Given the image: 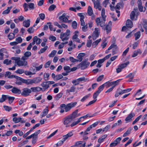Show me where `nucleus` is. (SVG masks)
Segmentation results:
<instances>
[{
  "mask_svg": "<svg viewBox=\"0 0 147 147\" xmlns=\"http://www.w3.org/2000/svg\"><path fill=\"white\" fill-rule=\"evenodd\" d=\"M134 10L135 11H132L130 14V18L132 20H136L138 19V16L139 15L140 13L138 12L137 9H134Z\"/></svg>",
  "mask_w": 147,
  "mask_h": 147,
  "instance_id": "nucleus-8",
  "label": "nucleus"
},
{
  "mask_svg": "<svg viewBox=\"0 0 147 147\" xmlns=\"http://www.w3.org/2000/svg\"><path fill=\"white\" fill-rule=\"evenodd\" d=\"M42 78L40 77H38L34 78L33 79H28V85L33 84H37L40 82Z\"/></svg>",
  "mask_w": 147,
  "mask_h": 147,
  "instance_id": "nucleus-9",
  "label": "nucleus"
},
{
  "mask_svg": "<svg viewBox=\"0 0 147 147\" xmlns=\"http://www.w3.org/2000/svg\"><path fill=\"white\" fill-rule=\"evenodd\" d=\"M126 26L128 28H131L133 26L132 22L130 20H127L126 21Z\"/></svg>",
  "mask_w": 147,
  "mask_h": 147,
  "instance_id": "nucleus-25",
  "label": "nucleus"
},
{
  "mask_svg": "<svg viewBox=\"0 0 147 147\" xmlns=\"http://www.w3.org/2000/svg\"><path fill=\"white\" fill-rule=\"evenodd\" d=\"M16 80L15 84H16L18 85H21L22 83H24L27 85H28V79L27 80L24 79L17 76L16 77Z\"/></svg>",
  "mask_w": 147,
  "mask_h": 147,
  "instance_id": "nucleus-4",
  "label": "nucleus"
},
{
  "mask_svg": "<svg viewBox=\"0 0 147 147\" xmlns=\"http://www.w3.org/2000/svg\"><path fill=\"white\" fill-rule=\"evenodd\" d=\"M33 27H31L29 28L27 30L28 33H33L34 31V30L33 28Z\"/></svg>",
  "mask_w": 147,
  "mask_h": 147,
  "instance_id": "nucleus-63",
  "label": "nucleus"
},
{
  "mask_svg": "<svg viewBox=\"0 0 147 147\" xmlns=\"http://www.w3.org/2000/svg\"><path fill=\"white\" fill-rule=\"evenodd\" d=\"M40 130H38L36 131L35 133L32 134L33 137L38 138V135L40 133Z\"/></svg>",
  "mask_w": 147,
  "mask_h": 147,
  "instance_id": "nucleus-46",
  "label": "nucleus"
},
{
  "mask_svg": "<svg viewBox=\"0 0 147 147\" xmlns=\"http://www.w3.org/2000/svg\"><path fill=\"white\" fill-rule=\"evenodd\" d=\"M104 87L105 86L104 84H102L98 87L97 91L100 93V92L103 90Z\"/></svg>",
  "mask_w": 147,
  "mask_h": 147,
  "instance_id": "nucleus-50",
  "label": "nucleus"
},
{
  "mask_svg": "<svg viewBox=\"0 0 147 147\" xmlns=\"http://www.w3.org/2000/svg\"><path fill=\"white\" fill-rule=\"evenodd\" d=\"M50 75L48 73H45L44 75L43 78L45 81H47L49 80V77Z\"/></svg>",
  "mask_w": 147,
  "mask_h": 147,
  "instance_id": "nucleus-49",
  "label": "nucleus"
},
{
  "mask_svg": "<svg viewBox=\"0 0 147 147\" xmlns=\"http://www.w3.org/2000/svg\"><path fill=\"white\" fill-rule=\"evenodd\" d=\"M23 26L26 28L28 27L30 25V21L29 19L25 20L23 23Z\"/></svg>",
  "mask_w": 147,
  "mask_h": 147,
  "instance_id": "nucleus-28",
  "label": "nucleus"
},
{
  "mask_svg": "<svg viewBox=\"0 0 147 147\" xmlns=\"http://www.w3.org/2000/svg\"><path fill=\"white\" fill-rule=\"evenodd\" d=\"M11 62V61L10 60H9L8 59H5L3 62V63L4 64H6L7 65H8L10 64Z\"/></svg>",
  "mask_w": 147,
  "mask_h": 147,
  "instance_id": "nucleus-54",
  "label": "nucleus"
},
{
  "mask_svg": "<svg viewBox=\"0 0 147 147\" xmlns=\"http://www.w3.org/2000/svg\"><path fill=\"white\" fill-rule=\"evenodd\" d=\"M142 115H140L137 117L135 119L133 122L132 124L134 125L141 118Z\"/></svg>",
  "mask_w": 147,
  "mask_h": 147,
  "instance_id": "nucleus-61",
  "label": "nucleus"
},
{
  "mask_svg": "<svg viewBox=\"0 0 147 147\" xmlns=\"http://www.w3.org/2000/svg\"><path fill=\"white\" fill-rule=\"evenodd\" d=\"M92 1L93 2L94 7L96 9H98L99 11H100L101 9V6L100 5V2H99V6H97V0H92Z\"/></svg>",
  "mask_w": 147,
  "mask_h": 147,
  "instance_id": "nucleus-24",
  "label": "nucleus"
},
{
  "mask_svg": "<svg viewBox=\"0 0 147 147\" xmlns=\"http://www.w3.org/2000/svg\"><path fill=\"white\" fill-rule=\"evenodd\" d=\"M15 36V35L14 33H10L7 36L9 40H12L14 38Z\"/></svg>",
  "mask_w": 147,
  "mask_h": 147,
  "instance_id": "nucleus-41",
  "label": "nucleus"
},
{
  "mask_svg": "<svg viewBox=\"0 0 147 147\" xmlns=\"http://www.w3.org/2000/svg\"><path fill=\"white\" fill-rule=\"evenodd\" d=\"M100 93L97 91L95 92L93 94V98L95 100L96 99Z\"/></svg>",
  "mask_w": 147,
  "mask_h": 147,
  "instance_id": "nucleus-60",
  "label": "nucleus"
},
{
  "mask_svg": "<svg viewBox=\"0 0 147 147\" xmlns=\"http://www.w3.org/2000/svg\"><path fill=\"white\" fill-rule=\"evenodd\" d=\"M135 115V114L134 112L132 111L131 112L125 119L126 123H128L131 121L132 120V118L134 117Z\"/></svg>",
  "mask_w": 147,
  "mask_h": 147,
  "instance_id": "nucleus-15",
  "label": "nucleus"
},
{
  "mask_svg": "<svg viewBox=\"0 0 147 147\" xmlns=\"http://www.w3.org/2000/svg\"><path fill=\"white\" fill-rule=\"evenodd\" d=\"M22 119V118L20 117L17 118L16 117H14L13 118V121L15 123H16L20 122Z\"/></svg>",
  "mask_w": 147,
  "mask_h": 147,
  "instance_id": "nucleus-40",
  "label": "nucleus"
},
{
  "mask_svg": "<svg viewBox=\"0 0 147 147\" xmlns=\"http://www.w3.org/2000/svg\"><path fill=\"white\" fill-rule=\"evenodd\" d=\"M15 99V98L14 97H11L8 96L7 95V99H8L9 103H11Z\"/></svg>",
  "mask_w": 147,
  "mask_h": 147,
  "instance_id": "nucleus-53",
  "label": "nucleus"
},
{
  "mask_svg": "<svg viewBox=\"0 0 147 147\" xmlns=\"http://www.w3.org/2000/svg\"><path fill=\"white\" fill-rule=\"evenodd\" d=\"M47 24H49V26L50 30L53 31L54 32L55 31L56 29L55 28H53V25L51 24V23L50 22H48Z\"/></svg>",
  "mask_w": 147,
  "mask_h": 147,
  "instance_id": "nucleus-47",
  "label": "nucleus"
},
{
  "mask_svg": "<svg viewBox=\"0 0 147 147\" xmlns=\"http://www.w3.org/2000/svg\"><path fill=\"white\" fill-rule=\"evenodd\" d=\"M138 7L139 11L140 12H144L146 10V8L144 7V10H143V7L142 6V3L141 0H138L137 2Z\"/></svg>",
  "mask_w": 147,
  "mask_h": 147,
  "instance_id": "nucleus-17",
  "label": "nucleus"
},
{
  "mask_svg": "<svg viewBox=\"0 0 147 147\" xmlns=\"http://www.w3.org/2000/svg\"><path fill=\"white\" fill-rule=\"evenodd\" d=\"M77 104V102H75L69 103L66 105L64 104H61L60 105L59 107L60 112L62 113L65 111L66 112L69 111L72 108L74 107Z\"/></svg>",
  "mask_w": 147,
  "mask_h": 147,
  "instance_id": "nucleus-2",
  "label": "nucleus"
},
{
  "mask_svg": "<svg viewBox=\"0 0 147 147\" xmlns=\"http://www.w3.org/2000/svg\"><path fill=\"white\" fill-rule=\"evenodd\" d=\"M134 36L135 37V40H137L141 36V32L140 31H138L136 32L134 34Z\"/></svg>",
  "mask_w": 147,
  "mask_h": 147,
  "instance_id": "nucleus-33",
  "label": "nucleus"
},
{
  "mask_svg": "<svg viewBox=\"0 0 147 147\" xmlns=\"http://www.w3.org/2000/svg\"><path fill=\"white\" fill-rule=\"evenodd\" d=\"M87 13L89 16H91L93 14V11L92 7L90 6H88V8Z\"/></svg>",
  "mask_w": 147,
  "mask_h": 147,
  "instance_id": "nucleus-31",
  "label": "nucleus"
},
{
  "mask_svg": "<svg viewBox=\"0 0 147 147\" xmlns=\"http://www.w3.org/2000/svg\"><path fill=\"white\" fill-rule=\"evenodd\" d=\"M56 7V6L52 4L48 8V10L49 11H51L54 10Z\"/></svg>",
  "mask_w": 147,
  "mask_h": 147,
  "instance_id": "nucleus-48",
  "label": "nucleus"
},
{
  "mask_svg": "<svg viewBox=\"0 0 147 147\" xmlns=\"http://www.w3.org/2000/svg\"><path fill=\"white\" fill-rule=\"evenodd\" d=\"M71 26L74 29H76L77 26V22L75 21H74L72 23Z\"/></svg>",
  "mask_w": 147,
  "mask_h": 147,
  "instance_id": "nucleus-58",
  "label": "nucleus"
},
{
  "mask_svg": "<svg viewBox=\"0 0 147 147\" xmlns=\"http://www.w3.org/2000/svg\"><path fill=\"white\" fill-rule=\"evenodd\" d=\"M90 96V94H88L84 96L80 100L82 102H84Z\"/></svg>",
  "mask_w": 147,
  "mask_h": 147,
  "instance_id": "nucleus-42",
  "label": "nucleus"
},
{
  "mask_svg": "<svg viewBox=\"0 0 147 147\" xmlns=\"http://www.w3.org/2000/svg\"><path fill=\"white\" fill-rule=\"evenodd\" d=\"M66 140L64 139V138L63 137V139L59 141L58 142L55 144L56 145V146L58 147L61 146L63 144L64 142Z\"/></svg>",
  "mask_w": 147,
  "mask_h": 147,
  "instance_id": "nucleus-35",
  "label": "nucleus"
},
{
  "mask_svg": "<svg viewBox=\"0 0 147 147\" xmlns=\"http://www.w3.org/2000/svg\"><path fill=\"white\" fill-rule=\"evenodd\" d=\"M77 15L80 17L81 26H84L85 25V23L84 20L85 17L83 14L82 13H78L77 14Z\"/></svg>",
  "mask_w": 147,
  "mask_h": 147,
  "instance_id": "nucleus-18",
  "label": "nucleus"
},
{
  "mask_svg": "<svg viewBox=\"0 0 147 147\" xmlns=\"http://www.w3.org/2000/svg\"><path fill=\"white\" fill-rule=\"evenodd\" d=\"M122 79H119L115 81H113L111 82V85L113 88H114L117 85H118L120 82L121 81Z\"/></svg>",
  "mask_w": 147,
  "mask_h": 147,
  "instance_id": "nucleus-29",
  "label": "nucleus"
},
{
  "mask_svg": "<svg viewBox=\"0 0 147 147\" xmlns=\"http://www.w3.org/2000/svg\"><path fill=\"white\" fill-rule=\"evenodd\" d=\"M30 89L31 91V93L32 92H39L42 90V88L39 87H31Z\"/></svg>",
  "mask_w": 147,
  "mask_h": 147,
  "instance_id": "nucleus-20",
  "label": "nucleus"
},
{
  "mask_svg": "<svg viewBox=\"0 0 147 147\" xmlns=\"http://www.w3.org/2000/svg\"><path fill=\"white\" fill-rule=\"evenodd\" d=\"M64 70L66 71V72L69 73L70 72L69 71H70V67L68 66H65L63 67Z\"/></svg>",
  "mask_w": 147,
  "mask_h": 147,
  "instance_id": "nucleus-52",
  "label": "nucleus"
},
{
  "mask_svg": "<svg viewBox=\"0 0 147 147\" xmlns=\"http://www.w3.org/2000/svg\"><path fill=\"white\" fill-rule=\"evenodd\" d=\"M81 121L80 119H79L76 122H74L71 124H70V126L71 127H73L77 124L79 122Z\"/></svg>",
  "mask_w": 147,
  "mask_h": 147,
  "instance_id": "nucleus-57",
  "label": "nucleus"
},
{
  "mask_svg": "<svg viewBox=\"0 0 147 147\" xmlns=\"http://www.w3.org/2000/svg\"><path fill=\"white\" fill-rule=\"evenodd\" d=\"M76 89V88L74 86H72L69 89L67 90V92L68 93L70 92H74Z\"/></svg>",
  "mask_w": 147,
  "mask_h": 147,
  "instance_id": "nucleus-43",
  "label": "nucleus"
},
{
  "mask_svg": "<svg viewBox=\"0 0 147 147\" xmlns=\"http://www.w3.org/2000/svg\"><path fill=\"white\" fill-rule=\"evenodd\" d=\"M11 91L14 94H20L21 93V90L15 87H13Z\"/></svg>",
  "mask_w": 147,
  "mask_h": 147,
  "instance_id": "nucleus-22",
  "label": "nucleus"
},
{
  "mask_svg": "<svg viewBox=\"0 0 147 147\" xmlns=\"http://www.w3.org/2000/svg\"><path fill=\"white\" fill-rule=\"evenodd\" d=\"M15 72L16 73L21 74L24 72V71L22 69H18Z\"/></svg>",
  "mask_w": 147,
  "mask_h": 147,
  "instance_id": "nucleus-64",
  "label": "nucleus"
},
{
  "mask_svg": "<svg viewBox=\"0 0 147 147\" xmlns=\"http://www.w3.org/2000/svg\"><path fill=\"white\" fill-rule=\"evenodd\" d=\"M73 135V131H69L66 135L63 136V137L64 138V139L66 140L69 137H70Z\"/></svg>",
  "mask_w": 147,
  "mask_h": 147,
  "instance_id": "nucleus-30",
  "label": "nucleus"
},
{
  "mask_svg": "<svg viewBox=\"0 0 147 147\" xmlns=\"http://www.w3.org/2000/svg\"><path fill=\"white\" fill-rule=\"evenodd\" d=\"M66 14L65 13H63L62 15L59 17V20L61 21H62L63 22L67 23V21L68 20V18L66 17Z\"/></svg>",
  "mask_w": 147,
  "mask_h": 147,
  "instance_id": "nucleus-19",
  "label": "nucleus"
},
{
  "mask_svg": "<svg viewBox=\"0 0 147 147\" xmlns=\"http://www.w3.org/2000/svg\"><path fill=\"white\" fill-rule=\"evenodd\" d=\"M103 84L104 86H106V88H108L109 87L112 86L111 82L110 81L106 82Z\"/></svg>",
  "mask_w": 147,
  "mask_h": 147,
  "instance_id": "nucleus-44",
  "label": "nucleus"
},
{
  "mask_svg": "<svg viewBox=\"0 0 147 147\" xmlns=\"http://www.w3.org/2000/svg\"><path fill=\"white\" fill-rule=\"evenodd\" d=\"M88 58L85 59L79 64L81 69L84 70L86 69L89 65L90 63L88 61Z\"/></svg>",
  "mask_w": 147,
  "mask_h": 147,
  "instance_id": "nucleus-5",
  "label": "nucleus"
},
{
  "mask_svg": "<svg viewBox=\"0 0 147 147\" xmlns=\"http://www.w3.org/2000/svg\"><path fill=\"white\" fill-rule=\"evenodd\" d=\"M48 111L49 110L48 107H47L40 114V116H41V117H42L46 115L48 113Z\"/></svg>",
  "mask_w": 147,
  "mask_h": 147,
  "instance_id": "nucleus-27",
  "label": "nucleus"
},
{
  "mask_svg": "<svg viewBox=\"0 0 147 147\" xmlns=\"http://www.w3.org/2000/svg\"><path fill=\"white\" fill-rule=\"evenodd\" d=\"M129 62L128 61L125 63L119 65L118 66L117 68L116 69V72L118 73L121 72L122 69L126 67L127 65L129 64Z\"/></svg>",
  "mask_w": 147,
  "mask_h": 147,
  "instance_id": "nucleus-12",
  "label": "nucleus"
},
{
  "mask_svg": "<svg viewBox=\"0 0 147 147\" xmlns=\"http://www.w3.org/2000/svg\"><path fill=\"white\" fill-rule=\"evenodd\" d=\"M99 29L98 28H95L94 31L92 33V36L93 40H95L98 38L100 32H99Z\"/></svg>",
  "mask_w": 147,
  "mask_h": 147,
  "instance_id": "nucleus-13",
  "label": "nucleus"
},
{
  "mask_svg": "<svg viewBox=\"0 0 147 147\" xmlns=\"http://www.w3.org/2000/svg\"><path fill=\"white\" fill-rule=\"evenodd\" d=\"M70 33V31L68 29L66 30L65 33H61L60 34V38L62 39V40L64 41L68 40V36L69 35Z\"/></svg>",
  "mask_w": 147,
  "mask_h": 147,
  "instance_id": "nucleus-6",
  "label": "nucleus"
},
{
  "mask_svg": "<svg viewBox=\"0 0 147 147\" xmlns=\"http://www.w3.org/2000/svg\"><path fill=\"white\" fill-rule=\"evenodd\" d=\"M7 95L2 94L1 96V97L0 98V102L2 103L4 102L5 100L7 99Z\"/></svg>",
  "mask_w": 147,
  "mask_h": 147,
  "instance_id": "nucleus-36",
  "label": "nucleus"
},
{
  "mask_svg": "<svg viewBox=\"0 0 147 147\" xmlns=\"http://www.w3.org/2000/svg\"><path fill=\"white\" fill-rule=\"evenodd\" d=\"M55 83L53 81H47L43 82L41 84V86L43 88V91H45L49 87V85L53 84Z\"/></svg>",
  "mask_w": 147,
  "mask_h": 147,
  "instance_id": "nucleus-7",
  "label": "nucleus"
},
{
  "mask_svg": "<svg viewBox=\"0 0 147 147\" xmlns=\"http://www.w3.org/2000/svg\"><path fill=\"white\" fill-rule=\"evenodd\" d=\"M113 40L114 41V42L111 45H112L113 46L112 52V55H114L115 54L117 53L118 50V48L117 45L115 44V38L114 37Z\"/></svg>",
  "mask_w": 147,
  "mask_h": 147,
  "instance_id": "nucleus-14",
  "label": "nucleus"
},
{
  "mask_svg": "<svg viewBox=\"0 0 147 147\" xmlns=\"http://www.w3.org/2000/svg\"><path fill=\"white\" fill-rule=\"evenodd\" d=\"M56 78L55 80V81H57L58 80H59L62 79L63 77V76L61 74L56 75Z\"/></svg>",
  "mask_w": 147,
  "mask_h": 147,
  "instance_id": "nucleus-59",
  "label": "nucleus"
},
{
  "mask_svg": "<svg viewBox=\"0 0 147 147\" xmlns=\"http://www.w3.org/2000/svg\"><path fill=\"white\" fill-rule=\"evenodd\" d=\"M104 75H102L100 76L97 79V81L98 82H99L101 81L104 78Z\"/></svg>",
  "mask_w": 147,
  "mask_h": 147,
  "instance_id": "nucleus-62",
  "label": "nucleus"
},
{
  "mask_svg": "<svg viewBox=\"0 0 147 147\" xmlns=\"http://www.w3.org/2000/svg\"><path fill=\"white\" fill-rule=\"evenodd\" d=\"M22 92L21 93V95L22 96L24 97L28 96L31 93L30 90L27 87L24 88L22 89Z\"/></svg>",
  "mask_w": 147,
  "mask_h": 147,
  "instance_id": "nucleus-11",
  "label": "nucleus"
},
{
  "mask_svg": "<svg viewBox=\"0 0 147 147\" xmlns=\"http://www.w3.org/2000/svg\"><path fill=\"white\" fill-rule=\"evenodd\" d=\"M63 95L62 92H60L57 94L55 97V100H59L61 98Z\"/></svg>",
  "mask_w": 147,
  "mask_h": 147,
  "instance_id": "nucleus-39",
  "label": "nucleus"
},
{
  "mask_svg": "<svg viewBox=\"0 0 147 147\" xmlns=\"http://www.w3.org/2000/svg\"><path fill=\"white\" fill-rule=\"evenodd\" d=\"M142 54V51L140 49H138L136 51H134L133 54L131 57H134L138 55V54L141 55Z\"/></svg>",
  "mask_w": 147,
  "mask_h": 147,
  "instance_id": "nucleus-26",
  "label": "nucleus"
},
{
  "mask_svg": "<svg viewBox=\"0 0 147 147\" xmlns=\"http://www.w3.org/2000/svg\"><path fill=\"white\" fill-rule=\"evenodd\" d=\"M72 120L68 116L64 118L63 119V124L66 127L70 126V123Z\"/></svg>",
  "mask_w": 147,
  "mask_h": 147,
  "instance_id": "nucleus-10",
  "label": "nucleus"
},
{
  "mask_svg": "<svg viewBox=\"0 0 147 147\" xmlns=\"http://www.w3.org/2000/svg\"><path fill=\"white\" fill-rule=\"evenodd\" d=\"M12 7V6L10 7H8L7 9H6L4 10L2 12V14L5 15L8 14Z\"/></svg>",
  "mask_w": 147,
  "mask_h": 147,
  "instance_id": "nucleus-34",
  "label": "nucleus"
},
{
  "mask_svg": "<svg viewBox=\"0 0 147 147\" xmlns=\"http://www.w3.org/2000/svg\"><path fill=\"white\" fill-rule=\"evenodd\" d=\"M77 82L76 83H75L74 84V85L75 86H76L79 84L80 82L82 81H84L85 82L86 81L85 80V77H82L78 78L77 79Z\"/></svg>",
  "mask_w": 147,
  "mask_h": 147,
  "instance_id": "nucleus-32",
  "label": "nucleus"
},
{
  "mask_svg": "<svg viewBox=\"0 0 147 147\" xmlns=\"http://www.w3.org/2000/svg\"><path fill=\"white\" fill-rule=\"evenodd\" d=\"M85 55V53H80L77 57V58L78 59L77 60H78V61L82 62L83 60V58Z\"/></svg>",
  "mask_w": 147,
  "mask_h": 147,
  "instance_id": "nucleus-23",
  "label": "nucleus"
},
{
  "mask_svg": "<svg viewBox=\"0 0 147 147\" xmlns=\"http://www.w3.org/2000/svg\"><path fill=\"white\" fill-rule=\"evenodd\" d=\"M132 128L131 127H130L129 128L127 131L123 134V137H125L127 136L131 132V131L132 130Z\"/></svg>",
  "mask_w": 147,
  "mask_h": 147,
  "instance_id": "nucleus-38",
  "label": "nucleus"
},
{
  "mask_svg": "<svg viewBox=\"0 0 147 147\" xmlns=\"http://www.w3.org/2000/svg\"><path fill=\"white\" fill-rule=\"evenodd\" d=\"M28 8L30 10H32L34 8V4L33 3H30L28 4Z\"/></svg>",
  "mask_w": 147,
  "mask_h": 147,
  "instance_id": "nucleus-55",
  "label": "nucleus"
},
{
  "mask_svg": "<svg viewBox=\"0 0 147 147\" xmlns=\"http://www.w3.org/2000/svg\"><path fill=\"white\" fill-rule=\"evenodd\" d=\"M11 59L15 61V63L19 66H26L28 64L27 61L21 60L20 57H13Z\"/></svg>",
  "mask_w": 147,
  "mask_h": 147,
  "instance_id": "nucleus-3",
  "label": "nucleus"
},
{
  "mask_svg": "<svg viewBox=\"0 0 147 147\" xmlns=\"http://www.w3.org/2000/svg\"><path fill=\"white\" fill-rule=\"evenodd\" d=\"M78 110L77 109L73 112L71 115L68 116L73 120V119H74L78 116Z\"/></svg>",
  "mask_w": 147,
  "mask_h": 147,
  "instance_id": "nucleus-21",
  "label": "nucleus"
},
{
  "mask_svg": "<svg viewBox=\"0 0 147 147\" xmlns=\"http://www.w3.org/2000/svg\"><path fill=\"white\" fill-rule=\"evenodd\" d=\"M57 53V51L55 50H53L52 51L51 53L49 55V57H53Z\"/></svg>",
  "mask_w": 147,
  "mask_h": 147,
  "instance_id": "nucleus-45",
  "label": "nucleus"
},
{
  "mask_svg": "<svg viewBox=\"0 0 147 147\" xmlns=\"http://www.w3.org/2000/svg\"><path fill=\"white\" fill-rule=\"evenodd\" d=\"M101 41V39L100 38L94 41L93 42L92 44V47L93 48H95L96 47V46L99 43V42Z\"/></svg>",
  "mask_w": 147,
  "mask_h": 147,
  "instance_id": "nucleus-37",
  "label": "nucleus"
},
{
  "mask_svg": "<svg viewBox=\"0 0 147 147\" xmlns=\"http://www.w3.org/2000/svg\"><path fill=\"white\" fill-rule=\"evenodd\" d=\"M105 15V9L104 8H102L101 12V17L96 18L95 21L97 26H100L102 28V29L106 30L107 34H108L111 30L112 22L111 21H110L108 24H105L107 17Z\"/></svg>",
  "mask_w": 147,
  "mask_h": 147,
  "instance_id": "nucleus-1",
  "label": "nucleus"
},
{
  "mask_svg": "<svg viewBox=\"0 0 147 147\" xmlns=\"http://www.w3.org/2000/svg\"><path fill=\"white\" fill-rule=\"evenodd\" d=\"M3 107L5 111L8 112L10 111L12 109V108L11 107L7 106L4 105L3 106Z\"/></svg>",
  "mask_w": 147,
  "mask_h": 147,
  "instance_id": "nucleus-51",
  "label": "nucleus"
},
{
  "mask_svg": "<svg viewBox=\"0 0 147 147\" xmlns=\"http://www.w3.org/2000/svg\"><path fill=\"white\" fill-rule=\"evenodd\" d=\"M124 93L123 90H122L120 87L118 88L115 92V97L117 98L119 96V95H122Z\"/></svg>",
  "mask_w": 147,
  "mask_h": 147,
  "instance_id": "nucleus-16",
  "label": "nucleus"
},
{
  "mask_svg": "<svg viewBox=\"0 0 147 147\" xmlns=\"http://www.w3.org/2000/svg\"><path fill=\"white\" fill-rule=\"evenodd\" d=\"M70 61L72 63H75L76 62H78V60L74 58L73 57L70 56L69 57Z\"/></svg>",
  "mask_w": 147,
  "mask_h": 147,
  "instance_id": "nucleus-56",
  "label": "nucleus"
}]
</instances>
